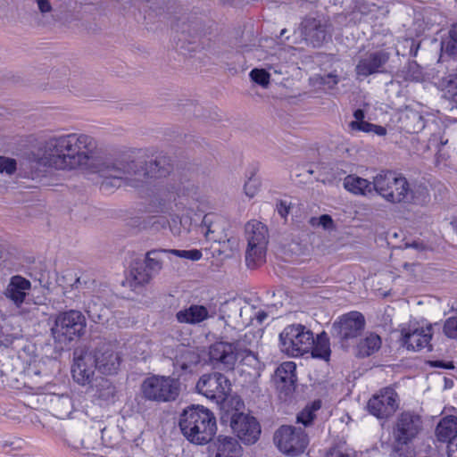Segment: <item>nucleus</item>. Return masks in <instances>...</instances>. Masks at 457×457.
<instances>
[{
    "mask_svg": "<svg viewBox=\"0 0 457 457\" xmlns=\"http://www.w3.org/2000/svg\"><path fill=\"white\" fill-rule=\"evenodd\" d=\"M433 84L444 91V96L453 103V107L457 108V75H449L434 80Z\"/></svg>",
    "mask_w": 457,
    "mask_h": 457,
    "instance_id": "nucleus-32",
    "label": "nucleus"
},
{
    "mask_svg": "<svg viewBox=\"0 0 457 457\" xmlns=\"http://www.w3.org/2000/svg\"><path fill=\"white\" fill-rule=\"evenodd\" d=\"M260 185L258 179L250 177L244 186L245 194L250 198L254 197L259 192Z\"/></svg>",
    "mask_w": 457,
    "mask_h": 457,
    "instance_id": "nucleus-45",
    "label": "nucleus"
},
{
    "mask_svg": "<svg viewBox=\"0 0 457 457\" xmlns=\"http://www.w3.org/2000/svg\"><path fill=\"white\" fill-rule=\"evenodd\" d=\"M281 351L288 356L298 357L310 353L314 345L313 333L301 324L287 326L279 334Z\"/></svg>",
    "mask_w": 457,
    "mask_h": 457,
    "instance_id": "nucleus-5",
    "label": "nucleus"
},
{
    "mask_svg": "<svg viewBox=\"0 0 457 457\" xmlns=\"http://www.w3.org/2000/svg\"><path fill=\"white\" fill-rule=\"evenodd\" d=\"M143 160H116L112 163H103L96 172L102 178L101 187L108 189L126 184L137 187L148 177H153Z\"/></svg>",
    "mask_w": 457,
    "mask_h": 457,
    "instance_id": "nucleus-2",
    "label": "nucleus"
},
{
    "mask_svg": "<svg viewBox=\"0 0 457 457\" xmlns=\"http://www.w3.org/2000/svg\"><path fill=\"white\" fill-rule=\"evenodd\" d=\"M357 13L361 17H365L370 20H376L379 14H383V9L378 7L376 4L369 3L367 1H358L355 4L353 15L357 19Z\"/></svg>",
    "mask_w": 457,
    "mask_h": 457,
    "instance_id": "nucleus-34",
    "label": "nucleus"
},
{
    "mask_svg": "<svg viewBox=\"0 0 457 457\" xmlns=\"http://www.w3.org/2000/svg\"><path fill=\"white\" fill-rule=\"evenodd\" d=\"M451 30L453 31L455 39H457V23L452 27Z\"/></svg>",
    "mask_w": 457,
    "mask_h": 457,
    "instance_id": "nucleus-59",
    "label": "nucleus"
},
{
    "mask_svg": "<svg viewBox=\"0 0 457 457\" xmlns=\"http://www.w3.org/2000/svg\"><path fill=\"white\" fill-rule=\"evenodd\" d=\"M157 165H158V164H157L156 162H154V163H151V164H150V166H151V167H153V166H155V167H156Z\"/></svg>",
    "mask_w": 457,
    "mask_h": 457,
    "instance_id": "nucleus-63",
    "label": "nucleus"
},
{
    "mask_svg": "<svg viewBox=\"0 0 457 457\" xmlns=\"http://www.w3.org/2000/svg\"><path fill=\"white\" fill-rule=\"evenodd\" d=\"M231 428L245 444H253L259 438L261 428L253 417L244 413H236L231 420Z\"/></svg>",
    "mask_w": 457,
    "mask_h": 457,
    "instance_id": "nucleus-16",
    "label": "nucleus"
},
{
    "mask_svg": "<svg viewBox=\"0 0 457 457\" xmlns=\"http://www.w3.org/2000/svg\"><path fill=\"white\" fill-rule=\"evenodd\" d=\"M33 2L44 23H51L54 21V10L50 0H33Z\"/></svg>",
    "mask_w": 457,
    "mask_h": 457,
    "instance_id": "nucleus-40",
    "label": "nucleus"
},
{
    "mask_svg": "<svg viewBox=\"0 0 457 457\" xmlns=\"http://www.w3.org/2000/svg\"><path fill=\"white\" fill-rule=\"evenodd\" d=\"M296 364L294 361L281 363L275 371L274 382L277 388L285 393L291 392L295 388L296 381Z\"/></svg>",
    "mask_w": 457,
    "mask_h": 457,
    "instance_id": "nucleus-23",
    "label": "nucleus"
},
{
    "mask_svg": "<svg viewBox=\"0 0 457 457\" xmlns=\"http://www.w3.org/2000/svg\"><path fill=\"white\" fill-rule=\"evenodd\" d=\"M243 449L238 441L230 436L220 435L210 445V457H240Z\"/></svg>",
    "mask_w": 457,
    "mask_h": 457,
    "instance_id": "nucleus-21",
    "label": "nucleus"
},
{
    "mask_svg": "<svg viewBox=\"0 0 457 457\" xmlns=\"http://www.w3.org/2000/svg\"><path fill=\"white\" fill-rule=\"evenodd\" d=\"M278 214L285 218L289 213V206L286 201H281L278 205Z\"/></svg>",
    "mask_w": 457,
    "mask_h": 457,
    "instance_id": "nucleus-53",
    "label": "nucleus"
},
{
    "mask_svg": "<svg viewBox=\"0 0 457 457\" xmlns=\"http://www.w3.org/2000/svg\"><path fill=\"white\" fill-rule=\"evenodd\" d=\"M343 187L352 195L368 196L375 191V176L370 181L356 174H350L344 179Z\"/></svg>",
    "mask_w": 457,
    "mask_h": 457,
    "instance_id": "nucleus-27",
    "label": "nucleus"
},
{
    "mask_svg": "<svg viewBox=\"0 0 457 457\" xmlns=\"http://www.w3.org/2000/svg\"><path fill=\"white\" fill-rule=\"evenodd\" d=\"M399 78H403L405 81H413V82H423L426 80H431L433 83L434 80H438L435 77L430 78L428 73H425L422 68L416 62H409L398 75Z\"/></svg>",
    "mask_w": 457,
    "mask_h": 457,
    "instance_id": "nucleus-31",
    "label": "nucleus"
},
{
    "mask_svg": "<svg viewBox=\"0 0 457 457\" xmlns=\"http://www.w3.org/2000/svg\"><path fill=\"white\" fill-rule=\"evenodd\" d=\"M85 310L89 319L96 323H104L108 320L109 309L103 305L98 296L88 298L85 296Z\"/></svg>",
    "mask_w": 457,
    "mask_h": 457,
    "instance_id": "nucleus-28",
    "label": "nucleus"
},
{
    "mask_svg": "<svg viewBox=\"0 0 457 457\" xmlns=\"http://www.w3.org/2000/svg\"><path fill=\"white\" fill-rule=\"evenodd\" d=\"M388 59L389 54L385 51L370 53L361 57L355 68L357 76L365 78L381 72Z\"/></svg>",
    "mask_w": 457,
    "mask_h": 457,
    "instance_id": "nucleus-20",
    "label": "nucleus"
},
{
    "mask_svg": "<svg viewBox=\"0 0 457 457\" xmlns=\"http://www.w3.org/2000/svg\"><path fill=\"white\" fill-rule=\"evenodd\" d=\"M375 192L390 204H418L420 196L407 179L390 170L375 175Z\"/></svg>",
    "mask_w": 457,
    "mask_h": 457,
    "instance_id": "nucleus-4",
    "label": "nucleus"
},
{
    "mask_svg": "<svg viewBox=\"0 0 457 457\" xmlns=\"http://www.w3.org/2000/svg\"><path fill=\"white\" fill-rule=\"evenodd\" d=\"M367 408L376 418L387 419L398 408L397 394L390 387L383 388L369 400Z\"/></svg>",
    "mask_w": 457,
    "mask_h": 457,
    "instance_id": "nucleus-13",
    "label": "nucleus"
},
{
    "mask_svg": "<svg viewBox=\"0 0 457 457\" xmlns=\"http://www.w3.org/2000/svg\"><path fill=\"white\" fill-rule=\"evenodd\" d=\"M96 438L92 439L90 436H86L81 440V446L83 449L89 450V449H96L98 446L101 445V443L98 439V434L97 432H95Z\"/></svg>",
    "mask_w": 457,
    "mask_h": 457,
    "instance_id": "nucleus-49",
    "label": "nucleus"
},
{
    "mask_svg": "<svg viewBox=\"0 0 457 457\" xmlns=\"http://www.w3.org/2000/svg\"><path fill=\"white\" fill-rule=\"evenodd\" d=\"M51 402L55 406L62 405L67 410L71 406V400L68 395H54Z\"/></svg>",
    "mask_w": 457,
    "mask_h": 457,
    "instance_id": "nucleus-50",
    "label": "nucleus"
},
{
    "mask_svg": "<svg viewBox=\"0 0 457 457\" xmlns=\"http://www.w3.org/2000/svg\"><path fill=\"white\" fill-rule=\"evenodd\" d=\"M436 436L440 442H450L457 436V417L446 416L443 418L436 428Z\"/></svg>",
    "mask_w": 457,
    "mask_h": 457,
    "instance_id": "nucleus-30",
    "label": "nucleus"
},
{
    "mask_svg": "<svg viewBox=\"0 0 457 457\" xmlns=\"http://www.w3.org/2000/svg\"><path fill=\"white\" fill-rule=\"evenodd\" d=\"M103 386L106 387V393H100L101 397H108L109 395H112L114 393V387L111 384V382L107 379H102Z\"/></svg>",
    "mask_w": 457,
    "mask_h": 457,
    "instance_id": "nucleus-52",
    "label": "nucleus"
},
{
    "mask_svg": "<svg viewBox=\"0 0 457 457\" xmlns=\"http://www.w3.org/2000/svg\"><path fill=\"white\" fill-rule=\"evenodd\" d=\"M154 224L157 225V228H164L168 225L171 234L180 237H186L193 228L192 219L187 214H183L182 216L172 215L169 220L160 217L156 220Z\"/></svg>",
    "mask_w": 457,
    "mask_h": 457,
    "instance_id": "nucleus-26",
    "label": "nucleus"
},
{
    "mask_svg": "<svg viewBox=\"0 0 457 457\" xmlns=\"http://www.w3.org/2000/svg\"><path fill=\"white\" fill-rule=\"evenodd\" d=\"M310 352L314 358L328 360L330 356V345L328 338L325 334H321L318 336L316 340L314 339V345Z\"/></svg>",
    "mask_w": 457,
    "mask_h": 457,
    "instance_id": "nucleus-35",
    "label": "nucleus"
},
{
    "mask_svg": "<svg viewBox=\"0 0 457 457\" xmlns=\"http://www.w3.org/2000/svg\"><path fill=\"white\" fill-rule=\"evenodd\" d=\"M445 335L453 339H457V318H448L443 328Z\"/></svg>",
    "mask_w": 457,
    "mask_h": 457,
    "instance_id": "nucleus-46",
    "label": "nucleus"
},
{
    "mask_svg": "<svg viewBox=\"0 0 457 457\" xmlns=\"http://www.w3.org/2000/svg\"><path fill=\"white\" fill-rule=\"evenodd\" d=\"M167 253H171L179 258H184L191 261H198L202 258L203 254L200 250L192 249V250H167Z\"/></svg>",
    "mask_w": 457,
    "mask_h": 457,
    "instance_id": "nucleus-43",
    "label": "nucleus"
},
{
    "mask_svg": "<svg viewBox=\"0 0 457 457\" xmlns=\"http://www.w3.org/2000/svg\"><path fill=\"white\" fill-rule=\"evenodd\" d=\"M240 352L234 344L217 342L210 346V361L216 367L232 370L237 362Z\"/></svg>",
    "mask_w": 457,
    "mask_h": 457,
    "instance_id": "nucleus-17",
    "label": "nucleus"
},
{
    "mask_svg": "<svg viewBox=\"0 0 457 457\" xmlns=\"http://www.w3.org/2000/svg\"><path fill=\"white\" fill-rule=\"evenodd\" d=\"M96 141L85 134L71 133L47 138L34 154L42 166L57 170L87 168L94 163Z\"/></svg>",
    "mask_w": 457,
    "mask_h": 457,
    "instance_id": "nucleus-1",
    "label": "nucleus"
},
{
    "mask_svg": "<svg viewBox=\"0 0 457 457\" xmlns=\"http://www.w3.org/2000/svg\"><path fill=\"white\" fill-rule=\"evenodd\" d=\"M249 75L253 82L262 87H267L270 84V73L264 69H253Z\"/></svg>",
    "mask_w": 457,
    "mask_h": 457,
    "instance_id": "nucleus-41",
    "label": "nucleus"
},
{
    "mask_svg": "<svg viewBox=\"0 0 457 457\" xmlns=\"http://www.w3.org/2000/svg\"><path fill=\"white\" fill-rule=\"evenodd\" d=\"M248 245L245 262L249 268L254 269L265 262L268 245L267 228L262 222L252 220L245 226Z\"/></svg>",
    "mask_w": 457,
    "mask_h": 457,
    "instance_id": "nucleus-6",
    "label": "nucleus"
},
{
    "mask_svg": "<svg viewBox=\"0 0 457 457\" xmlns=\"http://www.w3.org/2000/svg\"><path fill=\"white\" fill-rule=\"evenodd\" d=\"M152 274L145 268V266H137L130 270L129 277L127 278L130 287H136L137 286H142L150 281Z\"/></svg>",
    "mask_w": 457,
    "mask_h": 457,
    "instance_id": "nucleus-36",
    "label": "nucleus"
},
{
    "mask_svg": "<svg viewBox=\"0 0 457 457\" xmlns=\"http://www.w3.org/2000/svg\"><path fill=\"white\" fill-rule=\"evenodd\" d=\"M144 396L157 402L174 401L180 393V382L170 376H152L145 378L141 386Z\"/></svg>",
    "mask_w": 457,
    "mask_h": 457,
    "instance_id": "nucleus-8",
    "label": "nucleus"
},
{
    "mask_svg": "<svg viewBox=\"0 0 457 457\" xmlns=\"http://www.w3.org/2000/svg\"><path fill=\"white\" fill-rule=\"evenodd\" d=\"M381 347V338L375 333H368L358 345L360 356H370Z\"/></svg>",
    "mask_w": 457,
    "mask_h": 457,
    "instance_id": "nucleus-33",
    "label": "nucleus"
},
{
    "mask_svg": "<svg viewBox=\"0 0 457 457\" xmlns=\"http://www.w3.org/2000/svg\"><path fill=\"white\" fill-rule=\"evenodd\" d=\"M183 436L195 445L209 443L216 432L212 412L202 405H190L180 414L179 422Z\"/></svg>",
    "mask_w": 457,
    "mask_h": 457,
    "instance_id": "nucleus-3",
    "label": "nucleus"
},
{
    "mask_svg": "<svg viewBox=\"0 0 457 457\" xmlns=\"http://www.w3.org/2000/svg\"><path fill=\"white\" fill-rule=\"evenodd\" d=\"M256 317L259 322H262L266 320L267 315L264 312H258Z\"/></svg>",
    "mask_w": 457,
    "mask_h": 457,
    "instance_id": "nucleus-57",
    "label": "nucleus"
},
{
    "mask_svg": "<svg viewBox=\"0 0 457 457\" xmlns=\"http://www.w3.org/2000/svg\"><path fill=\"white\" fill-rule=\"evenodd\" d=\"M209 317V311L203 305L193 304L188 308L179 311L176 314L177 320L180 323L197 324Z\"/></svg>",
    "mask_w": 457,
    "mask_h": 457,
    "instance_id": "nucleus-29",
    "label": "nucleus"
},
{
    "mask_svg": "<svg viewBox=\"0 0 457 457\" xmlns=\"http://www.w3.org/2000/svg\"><path fill=\"white\" fill-rule=\"evenodd\" d=\"M354 120L353 121H363L364 120V112L362 110L358 109L353 112Z\"/></svg>",
    "mask_w": 457,
    "mask_h": 457,
    "instance_id": "nucleus-55",
    "label": "nucleus"
},
{
    "mask_svg": "<svg viewBox=\"0 0 457 457\" xmlns=\"http://www.w3.org/2000/svg\"><path fill=\"white\" fill-rule=\"evenodd\" d=\"M167 253L165 249H155L147 252L145 256V268L152 272H158L162 269L161 255Z\"/></svg>",
    "mask_w": 457,
    "mask_h": 457,
    "instance_id": "nucleus-38",
    "label": "nucleus"
},
{
    "mask_svg": "<svg viewBox=\"0 0 457 457\" xmlns=\"http://www.w3.org/2000/svg\"><path fill=\"white\" fill-rule=\"evenodd\" d=\"M97 357V370L104 375H113L117 373L120 358L110 345H103L93 351Z\"/></svg>",
    "mask_w": 457,
    "mask_h": 457,
    "instance_id": "nucleus-22",
    "label": "nucleus"
},
{
    "mask_svg": "<svg viewBox=\"0 0 457 457\" xmlns=\"http://www.w3.org/2000/svg\"><path fill=\"white\" fill-rule=\"evenodd\" d=\"M447 448L448 457H457V436L449 442Z\"/></svg>",
    "mask_w": 457,
    "mask_h": 457,
    "instance_id": "nucleus-51",
    "label": "nucleus"
},
{
    "mask_svg": "<svg viewBox=\"0 0 457 457\" xmlns=\"http://www.w3.org/2000/svg\"><path fill=\"white\" fill-rule=\"evenodd\" d=\"M422 421L419 415L403 412L396 421L394 436L399 444L406 445L420 433Z\"/></svg>",
    "mask_w": 457,
    "mask_h": 457,
    "instance_id": "nucleus-15",
    "label": "nucleus"
},
{
    "mask_svg": "<svg viewBox=\"0 0 457 457\" xmlns=\"http://www.w3.org/2000/svg\"><path fill=\"white\" fill-rule=\"evenodd\" d=\"M30 287L29 280L21 276H13L10 279L4 295L17 307H20L24 303Z\"/></svg>",
    "mask_w": 457,
    "mask_h": 457,
    "instance_id": "nucleus-25",
    "label": "nucleus"
},
{
    "mask_svg": "<svg viewBox=\"0 0 457 457\" xmlns=\"http://www.w3.org/2000/svg\"><path fill=\"white\" fill-rule=\"evenodd\" d=\"M201 233L204 234L207 240L220 241L226 235L225 220L222 217L215 214H206L203 219V224L198 228Z\"/></svg>",
    "mask_w": 457,
    "mask_h": 457,
    "instance_id": "nucleus-24",
    "label": "nucleus"
},
{
    "mask_svg": "<svg viewBox=\"0 0 457 457\" xmlns=\"http://www.w3.org/2000/svg\"><path fill=\"white\" fill-rule=\"evenodd\" d=\"M173 366L180 375L195 374L203 366L200 354L194 348L179 346L174 357Z\"/></svg>",
    "mask_w": 457,
    "mask_h": 457,
    "instance_id": "nucleus-18",
    "label": "nucleus"
},
{
    "mask_svg": "<svg viewBox=\"0 0 457 457\" xmlns=\"http://www.w3.org/2000/svg\"><path fill=\"white\" fill-rule=\"evenodd\" d=\"M12 342V339H9V338H7V339L5 340V342H3V344H4V345H9V344H11Z\"/></svg>",
    "mask_w": 457,
    "mask_h": 457,
    "instance_id": "nucleus-61",
    "label": "nucleus"
},
{
    "mask_svg": "<svg viewBox=\"0 0 457 457\" xmlns=\"http://www.w3.org/2000/svg\"><path fill=\"white\" fill-rule=\"evenodd\" d=\"M17 170V162L13 158L0 156V173L12 176Z\"/></svg>",
    "mask_w": 457,
    "mask_h": 457,
    "instance_id": "nucleus-42",
    "label": "nucleus"
},
{
    "mask_svg": "<svg viewBox=\"0 0 457 457\" xmlns=\"http://www.w3.org/2000/svg\"><path fill=\"white\" fill-rule=\"evenodd\" d=\"M405 247L406 248L412 247V248H415V249H418V250L425 249V246H424L423 244L416 242V241L412 242L411 244L406 243L405 244Z\"/></svg>",
    "mask_w": 457,
    "mask_h": 457,
    "instance_id": "nucleus-56",
    "label": "nucleus"
},
{
    "mask_svg": "<svg viewBox=\"0 0 457 457\" xmlns=\"http://www.w3.org/2000/svg\"><path fill=\"white\" fill-rule=\"evenodd\" d=\"M312 79L319 80L320 84L327 86L328 88L334 87L339 81L338 76L335 73H329L325 76H319Z\"/></svg>",
    "mask_w": 457,
    "mask_h": 457,
    "instance_id": "nucleus-47",
    "label": "nucleus"
},
{
    "mask_svg": "<svg viewBox=\"0 0 457 457\" xmlns=\"http://www.w3.org/2000/svg\"><path fill=\"white\" fill-rule=\"evenodd\" d=\"M195 388L198 394L204 395L206 398L221 403L229 395L231 384L224 375L213 372L200 377Z\"/></svg>",
    "mask_w": 457,
    "mask_h": 457,
    "instance_id": "nucleus-12",
    "label": "nucleus"
},
{
    "mask_svg": "<svg viewBox=\"0 0 457 457\" xmlns=\"http://www.w3.org/2000/svg\"><path fill=\"white\" fill-rule=\"evenodd\" d=\"M321 407V402L315 400L311 404L307 405L298 415L297 421L304 426L309 425L315 418V412Z\"/></svg>",
    "mask_w": 457,
    "mask_h": 457,
    "instance_id": "nucleus-39",
    "label": "nucleus"
},
{
    "mask_svg": "<svg viewBox=\"0 0 457 457\" xmlns=\"http://www.w3.org/2000/svg\"><path fill=\"white\" fill-rule=\"evenodd\" d=\"M353 131H362L365 133H374L378 136H385L386 134V128L376 124L370 123L366 120L363 121H351L349 124Z\"/></svg>",
    "mask_w": 457,
    "mask_h": 457,
    "instance_id": "nucleus-37",
    "label": "nucleus"
},
{
    "mask_svg": "<svg viewBox=\"0 0 457 457\" xmlns=\"http://www.w3.org/2000/svg\"><path fill=\"white\" fill-rule=\"evenodd\" d=\"M96 361L97 357L92 350H75L71 365L73 380L80 386H93Z\"/></svg>",
    "mask_w": 457,
    "mask_h": 457,
    "instance_id": "nucleus-11",
    "label": "nucleus"
},
{
    "mask_svg": "<svg viewBox=\"0 0 457 457\" xmlns=\"http://www.w3.org/2000/svg\"><path fill=\"white\" fill-rule=\"evenodd\" d=\"M312 225L321 226L324 229H330L333 227V220L328 215H321L319 218L312 219Z\"/></svg>",
    "mask_w": 457,
    "mask_h": 457,
    "instance_id": "nucleus-48",
    "label": "nucleus"
},
{
    "mask_svg": "<svg viewBox=\"0 0 457 457\" xmlns=\"http://www.w3.org/2000/svg\"><path fill=\"white\" fill-rule=\"evenodd\" d=\"M413 45H414V42H413V41H411V51H410V54H412V55H416V54H417V48H416L415 50H413V49H412Z\"/></svg>",
    "mask_w": 457,
    "mask_h": 457,
    "instance_id": "nucleus-60",
    "label": "nucleus"
},
{
    "mask_svg": "<svg viewBox=\"0 0 457 457\" xmlns=\"http://www.w3.org/2000/svg\"><path fill=\"white\" fill-rule=\"evenodd\" d=\"M274 72H276V73H279V74H282V73H283V71H282L281 70H278H278H274Z\"/></svg>",
    "mask_w": 457,
    "mask_h": 457,
    "instance_id": "nucleus-62",
    "label": "nucleus"
},
{
    "mask_svg": "<svg viewBox=\"0 0 457 457\" xmlns=\"http://www.w3.org/2000/svg\"><path fill=\"white\" fill-rule=\"evenodd\" d=\"M402 340L409 350L419 351L430 348L432 325L425 320H411L401 328Z\"/></svg>",
    "mask_w": 457,
    "mask_h": 457,
    "instance_id": "nucleus-10",
    "label": "nucleus"
},
{
    "mask_svg": "<svg viewBox=\"0 0 457 457\" xmlns=\"http://www.w3.org/2000/svg\"><path fill=\"white\" fill-rule=\"evenodd\" d=\"M365 324L364 317L358 312H351L335 321L333 330L343 345L358 337Z\"/></svg>",
    "mask_w": 457,
    "mask_h": 457,
    "instance_id": "nucleus-14",
    "label": "nucleus"
},
{
    "mask_svg": "<svg viewBox=\"0 0 457 457\" xmlns=\"http://www.w3.org/2000/svg\"><path fill=\"white\" fill-rule=\"evenodd\" d=\"M326 25L324 18L308 17L302 21L299 28L301 36L309 44L319 46L325 40Z\"/></svg>",
    "mask_w": 457,
    "mask_h": 457,
    "instance_id": "nucleus-19",
    "label": "nucleus"
},
{
    "mask_svg": "<svg viewBox=\"0 0 457 457\" xmlns=\"http://www.w3.org/2000/svg\"><path fill=\"white\" fill-rule=\"evenodd\" d=\"M344 453L345 450H342L338 447H334L328 452L327 457H343Z\"/></svg>",
    "mask_w": 457,
    "mask_h": 457,
    "instance_id": "nucleus-54",
    "label": "nucleus"
},
{
    "mask_svg": "<svg viewBox=\"0 0 457 457\" xmlns=\"http://www.w3.org/2000/svg\"><path fill=\"white\" fill-rule=\"evenodd\" d=\"M343 457H355V453L353 450L345 449Z\"/></svg>",
    "mask_w": 457,
    "mask_h": 457,
    "instance_id": "nucleus-58",
    "label": "nucleus"
},
{
    "mask_svg": "<svg viewBox=\"0 0 457 457\" xmlns=\"http://www.w3.org/2000/svg\"><path fill=\"white\" fill-rule=\"evenodd\" d=\"M85 328V316L79 311L70 310L55 317L51 333L55 341L62 343L82 336Z\"/></svg>",
    "mask_w": 457,
    "mask_h": 457,
    "instance_id": "nucleus-7",
    "label": "nucleus"
},
{
    "mask_svg": "<svg viewBox=\"0 0 457 457\" xmlns=\"http://www.w3.org/2000/svg\"><path fill=\"white\" fill-rule=\"evenodd\" d=\"M285 32H286V29H282L281 36H283L285 34Z\"/></svg>",
    "mask_w": 457,
    "mask_h": 457,
    "instance_id": "nucleus-64",
    "label": "nucleus"
},
{
    "mask_svg": "<svg viewBox=\"0 0 457 457\" xmlns=\"http://www.w3.org/2000/svg\"><path fill=\"white\" fill-rule=\"evenodd\" d=\"M274 443L282 453L297 456L305 451L309 439L303 429L284 425L275 432Z\"/></svg>",
    "mask_w": 457,
    "mask_h": 457,
    "instance_id": "nucleus-9",
    "label": "nucleus"
},
{
    "mask_svg": "<svg viewBox=\"0 0 457 457\" xmlns=\"http://www.w3.org/2000/svg\"><path fill=\"white\" fill-rule=\"evenodd\" d=\"M441 49L451 56H457V39L453 37L452 30H450V37L442 42Z\"/></svg>",
    "mask_w": 457,
    "mask_h": 457,
    "instance_id": "nucleus-44",
    "label": "nucleus"
}]
</instances>
